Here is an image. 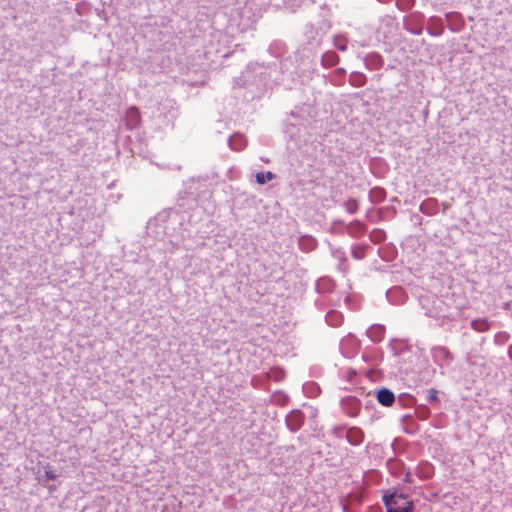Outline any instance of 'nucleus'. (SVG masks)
Listing matches in <instances>:
<instances>
[{
  "mask_svg": "<svg viewBox=\"0 0 512 512\" xmlns=\"http://www.w3.org/2000/svg\"><path fill=\"white\" fill-rule=\"evenodd\" d=\"M45 476L48 480H54L57 477L53 471H46Z\"/></svg>",
  "mask_w": 512,
  "mask_h": 512,
  "instance_id": "0eeeda50",
  "label": "nucleus"
},
{
  "mask_svg": "<svg viewBox=\"0 0 512 512\" xmlns=\"http://www.w3.org/2000/svg\"><path fill=\"white\" fill-rule=\"evenodd\" d=\"M302 415L300 412H293L288 416L287 422L291 430H297L301 426Z\"/></svg>",
  "mask_w": 512,
  "mask_h": 512,
  "instance_id": "20e7f679",
  "label": "nucleus"
},
{
  "mask_svg": "<svg viewBox=\"0 0 512 512\" xmlns=\"http://www.w3.org/2000/svg\"><path fill=\"white\" fill-rule=\"evenodd\" d=\"M336 47L339 50L344 51L346 49V44H345L344 40H341L340 42H336Z\"/></svg>",
  "mask_w": 512,
  "mask_h": 512,
  "instance_id": "6e6552de",
  "label": "nucleus"
},
{
  "mask_svg": "<svg viewBox=\"0 0 512 512\" xmlns=\"http://www.w3.org/2000/svg\"><path fill=\"white\" fill-rule=\"evenodd\" d=\"M141 122V115L136 107H131L126 112V126L128 129H134Z\"/></svg>",
  "mask_w": 512,
  "mask_h": 512,
  "instance_id": "f03ea898",
  "label": "nucleus"
},
{
  "mask_svg": "<svg viewBox=\"0 0 512 512\" xmlns=\"http://www.w3.org/2000/svg\"><path fill=\"white\" fill-rule=\"evenodd\" d=\"M256 182L259 184V185H263L265 184L267 181H271L275 178V174H273L272 172L268 171L266 174L263 173V172H259L256 174Z\"/></svg>",
  "mask_w": 512,
  "mask_h": 512,
  "instance_id": "39448f33",
  "label": "nucleus"
},
{
  "mask_svg": "<svg viewBox=\"0 0 512 512\" xmlns=\"http://www.w3.org/2000/svg\"><path fill=\"white\" fill-rule=\"evenodd\" d=\"M432 395H431V398L436 400L437 399V396H436V391L435 390H432L431 391Z\"/></svg>",
  "mask_w": 512,
  "mask_h": 512,
  "instance_id": "1a4fd4ad",
  "label": "nucleus"
},
{
  "mask_svg": "<svg viewBox=\"0 0 512 512\" xmlns=\"http://www.w3.org/2000/svg\"><path fill=\"white\" fill-rule=\"evenodd\" d=\"M471 325L475 330L478 331H484L487 328V324L485 321H473Z\"/></svg>",
  "mask_w": 512,
  "mask_h": 512,
  "instance_id": "423d86ee",
  "label": "nucleus"
},
{
  "mask_svg": "<svg viewBox=\"0 0 512 512\" xmlns=\"http://www.w3.org/2000/svg\"><path fill=\"white\" fill-rule=\"evenodd\" d=\"M387 512H413V502L404 494L391 493L383 497Z\"/></svg>",
  "mask_w": 512,
  "mask_h": 512,
  "instance_id": "f257e3e1",
  "label": "nucleus"
},
{
  "mask_svg": "<svg viewBox=\"0 0 512 512\" xmlns=\"http://www.w3.org/2000/svg\"><path fill=\"white\" fill-rule=\"evenodd\" d=\"M377 400L380 404L384 406H391L395 401V397L390 390L383 388L378 391Z\"/></svg>",
  "mask_w": 512,
  "mask_h": 512,
  "instance_id": "7ed1b4c3",
  "label": "nucleus"
}]
</instances>
